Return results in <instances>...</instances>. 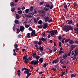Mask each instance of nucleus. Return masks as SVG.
Listing matches in <instances>:
<instances>
[{
  "label": "nucleus",
  "instance_id": "obj_8",
  "mask_svg": "<svg viewBox=\"0 0 78 78\" xmlns=\"http://www.w3.org/2000/svg\"><path fill=\"white\" fill-rule=\"evenodd\" d=\"M48 23H45L44 24V26L43 27L44 29H46V28H47V27H48Z\"/></svg>",
  "mask_w": 78,
  "mask_h": 78
},
{
  "label": "nucleus",
  "instance_id": "obj_41",
  "mask_svg": "<svg viewBox=\"0 0 78 78\" xmlns=\"http://www.w3.org/2000/svg\"><path fill=\"white\" fill-rule=\"evenodd\" d=\"M57 30H53V32H54V33H55V34H58V32H57Z\"/></svg>",
  "mask_w": 78,
  "mask_h": 78
},
{
  "label": "nucleus",
  "instance_id": "obj_29",
  "mask_svg": "<svg viewBox=\"0 0 78 78\" xmlns=\"http://www.w3.org/2000/svg\"><path fill=\"white\" fill-rule=\"evenodd\" d=\"M70 41V39H66L65 41V43H67V42H68L69 41Z\"/></svg>",
  "mask_w": 78,
  "mask_h": 78
},
{
  "label": "nucleus",
  "instance_id": "obj_13",
  "mask_svg": "<svg viewBox=\"0 0 78 78\" xmlns=\"http://www.w3.org/2000/svg\"><path fill=\"white\" fill-rule=\"evenodd\" d=\"M14 22L16 24L18 25L19 23V21L17 20H15Z\"/></svg>",
  "mask_w": 78,
  "mask_h": 78
},
{
  "label": "nucleus",
  "instance_id": "obj_19",
  "mask_svg": "<svg viewBox=\"0 0 78 78\" xmlns=\"http://www.w3.org/2000/svg\"><path fill=\"white\" fill-rule=\"evenodd\" d=\"M10 6L11 7H14V4L13 2H10Z\"/></svg>",
  "mask_w": 78,
  "mask_h": 78
},
{
  "label": "nucleus",
  "instance_id": "obj_36",
  "mask_svg": "<svg viewBox=\"0 0 78 78\" xmlns=\"http://www.w3.org/2000/svg\"><path fill=\"white\" fill-rule=\"evenodd\" d=\"M55 34L54 32H52L51 34V37H53V36H55Z\"/></svg>",
  "mask_w": 78,
  "mask_h": 78
},
{
  "label": "nucleus",
  "instance_id": "obj_55",
  "mask_svg": "<svg viewBox=\"0 0 78 78\" xmlns=\"http://www.w3.org/2000/svg\"><path fill=\"white\" fill-rule=\"evenodd\" d=\"M38 23L39 24H41L42 23V20H40L38 21Z\"/></svg>",
  "mask_w": 78,
  "mask_h": 78
},
{
  "label": "nucleus",
  "instance_id": "obj_3",
  "mask_svg": "<svg viewBox=\"0 0 78 78\" xmlns=\"http://www.w3.org/2000/svg\"><path fill=\"white\" fill-rule=\"evenodd\" d=\"M31 34V36H37V34H36V31H35V30H32Z\"/></svg>",
  "mask_w": 78,
  "mask_h": 78
},
{
  "label": "nucleus",
  "instance_id": "obj_37",
  "mask_svg": "<svg viewBox=\"0 0 78 78\" xmlns=\"http://www.w3.org/2000/svg\"><path fill=\"white\" fill-rule=\"evenodd\" d=\"M69 44H73V43H74V41H73V40H70L69 42Z\"/></svg>",
  "mask_w": 78,
  "mask_h": 78
},
{
  "label": "nucleus",
  "instance_id": "obj_43",
  "mask_svg": "<svg viewBox=\"0 0 78 78\" xmlns=\"http://www.w3.org/2000/svg\"><path fill=\"white\" fill-rule=\"evenodd\" d=\"M58 53L59 55H61L62 53H64V51H60Z\"/></svg>",
  "mask_w": 78,
  "mask_h": 78
},
{
  "label": "nucleus",
  "instance_id": "obj_62",
  "mask_svg": "<svg viewBox=\"0 0 78 78\" xmlns=\"http://www.w3.org/2000/svg\"><path fill=\"white\" fill-rule=\"evenodd\" d=\"M33 6H31L30 7V11H33Z\"/></svg>",
  "mask_w": 78,
  "mask_h": 78
},
{
  "label": "nucleus",
  "instance_id": "obj_21",
  "mask_svg": "<svg viewBox=\"0 0 78 78\" xmlns=\"http://www.w3.org/2000/svg\"><path fill=\"white\" fill-rule=\"evenodd\" d=\"M72 23V20H70L69 22H68V25H70Z\"/></svg>",
  "mask_w": 78,
  "mask_h": 78
},
{
  "label": "nucleus",
  "instance_id": "obj_28",
  "mask_svg": "<svg viewBox=\"0 0 78 78\" xmlns=\"http://www.w3.org/2000/svg\"><path fill=\"white\" fill-rule=\"evenodd\" d=\"M27 38H30V33H28L27 34Z\"/></svg>",
  "mask_w": 78,
  "mask_h": 78
},
{
  "label": "nucleus",
  "instance_id": "obj_42",
  "mask_svg": "<svg viewBox=\"0 0 78 78\" xmlns=\"http://www.w3.org/2000/svg\"><path fill=\"white\" fill-rule=\"evenodd\" d=\"M58 66H59V64H58L57 65H55V69H58Z\"/></svg>",
  "mask_w": 78,
  "mask_h": 78
},
{
  "label": "nucleus",
  "instance_id": "obj_56",
  "mask_svg": "<svg viewBox=\"0 0 78 78\" xmlns=\"http://www.w3.org/2000/svg\"><path fill=\"white\" fill-rule=\"evenodd\" d=\"M51 70H53V71H55V70H56V68H52Z\"/></svg>",
  "mask_w": 78,
  "mask_h": 78
},
{
  "label": "nucleus",
  "instance_id": "obj_11",
  "mask_svg": "<svg viewBox=\"0 0 78 78\" xmlns=\"http://www.w3.org/2000/svg\"><path fill=\"white\" fill-rule=\"evenodd\" d=\"M25 17H29V18H31V17H33V16H31L30 14H29L28 15H25Z\"/></svg>",
  "mask_w": 78,
  "mask_h": 78
},
{
  "label": "nucleus",
  "instance_id": "obj_53",
  "mask_svg": "<svg viewBox=\"0 0 78 78\" xmlns=\"http://www.w3.org/2000/svg\"><path fill=\"white\" fill-rule=\"evenodd\" d=\"M43 67H47V64L45 63L42 66Z\"/></svg>",
  "mask_w": 78,
  "mask_h": 78
},
{
  "label": "nucleus",
  "instance_id": "obj_34",
  "mask_svg": "<svg viewBox=\"0 0 78 78\" xmlns=\"http://www.w3.org/2000/svg\"><path fill=\"white\" fill-rule=\"evenodd\" d=\"M11 10L12 12H15V11H16V8L14 7L13 8L11 9Z\"/></svg>",
  "mask_w": 78,
  "mask_h": 78
},
{
  "label": "nucleus",
  "instance_id": "obj_49",
  "mask_svg": "<svg viewBox=\"0 0 78 78\" xmlns=\"http://www.w3.org/2000/svg\"><path fill=\"white\" fill-rule=\"evenodd\" d=\"M18 12L19 14H22V10H19L18 11Z\"/></svg>",
  "mask_w": 78,
  "mask_h": 78
},
{
  "label": "nucleus",
  "instance_id": "obj_40",
  "mask_svg": "<svg viewBox=\"0 0 78 78\" xmlns=\"http://www.w3.org/2000/svg\"><path fill=\"white\" fill-rule=\"evenodd\" d=\"M34 21L35 23H37L38 21L36 20V18H34Z\"/></svg>",
  "mask_w": 78,
  "mask_h": 78
},
{
  "label": "nucleus",
  "instance_id": "obj_4",
  "mask_svg": "<svg viewBox=\"0 0 78 78\" xmlns=\"http://www.w3.org/2000/svg\"><path fill=\"white\" fill-rule=\"evenodd\" d=\"M47 40V38H45L43 37H41V38H40L39 39V41H42L43 42H45Z\"/></svg>",
  "mask_w": 78,
  "mask_h": 78
},
{
  "label": "nucleus",
  "instance_id": "obj_35",
  "mask_svg": "<svg viewBox=\"0 0 78 78\" xmlns=\"http://www.w3.org/2000/svg\"><path fill=\"white\" fill-rule=\"evenodd\" d=\"M34 44L35 45H37L38 44V41H35L34 42Z\"/></svg>",
  "mask_w": 78,
  "mask_h": 78
},
{
  "label": "nucleus",
  "instance_id": "obj_58",
  "mask_svg": "<svg viewBox=\"0 0 78 78\" xmlns=\"http://www.w3.org/2000/svg\"><path fill=\"white\" fill-rule=\"evenodd\" d=\"M28 59L30 60V61H31L32 60H33V58L31 57H29L28 58Z\"/></svg>",
  "mask_w": 78,
  "mask_h": 78
},
{
  "label": "nucleus",
  "instance_id": "obj_25",
  "mask_svg": "<svg viewBox=\"0 0 78 78\" xmlns=\"http://www.w3.org/2000/svg\"><path fill=\"white\" fill-rule=\"evenodd\" d=\"M69 30H73V28L72 27V26H69Z\"/></svg>",
  "mask_w": 78,
  "mask_h": 78
},
{
  "label": "nucleus",
  "instance_id": "obj_39",
  "mask_svg": "<svg viewBox=\"0 0 78 78\" xmlns=\"http://www.w3.org/2000/svg\"><path fill=\"white\" fill-rule=\"evenodd\" d=\"M16 29L17 30L16 33H17V34H18V33H19L20 32V30H19V29H17V28H16Z\"/></svg>",
  "mask_w": 78,
  "mask_h": 78
},
{
  "label": "nucleus",
  "instance_id": "obj_20",
  "mask_svg": "<svg viewBox=\"0 0 78 78\" xmlns=\"http://www.w3.org/2000/svg\"><path fill=\"white\" fill-rule=\"evenodd\" d=\"M10 6L11 7H14V4L13 2H10Z\"/></svg>",
  "mask_w": 78,
  "mask_h": 78
},
{
  "label": "nucleus",
  "instance_id": "obj_26",
  "mask_svg": "<svg viewBox=\"0 0 78 78\" xmlns=\"http://www.w3.org/2000/svg\"><path fill=\"white\" fill-rule=\"evenodd\" d=\"M37 27L39 29H40L41 28H42V25L41 24L38 25Z\"/></svg>",
  "mask_w": 78,
  "mask_h": 78
},
{
  "label": "nucleus",
  "instance_id": "obj_17",
  "mask_svg": "<svg viewBox=\"0 0 78 78\" xmlns=\"http://www.w3.org/2000/svg\"><path fill=\"white\" fill-rule=\"evenodd\" d=\"M33 58H34L36 57V52H34L32 54Z\"/></svg>",
  "mask_w": 78,
  "mask_h": 78
},
{
  "label": "nucleus",
  "instance_id": "obj_5",
  "mask_svg": "<svg viewBox=\"0 0 78 78\" xmlns=\"http://www.w3.org/2000/svg\"><path fill=\"white\" fill-rule=\"evenodd\" d=\"M38 12L39 14H45L46 13V12L43 10H39Z\"/></svg>",
  "mask_w": 78,
  "mask_h": 78
},
{
  "label": "nucleus",
  "instance_id": "obj_64",
  "mask_svg": "<svg viewBox=\"0 0 78 78\" xmlns=\"http://www.w3.org/2000/svg\"><path fill=\"white\" fill-rule=\"evenodd\" d=\"M34 14H37V12L36 11V10H34Z\"/></svg>",
  "mask_w": 78,
  "mask_h": 78
},
{
  "label": "nucleus",
  "instance_id": "obj_7",
  "mask_svg": "<svg viewBox=\"0 0 78 78\" xmlns=\"http://www.w3.org/2000/svg\"><path fill=\"white\" fill-rule=\"evenodd\" d=\"M20 30L21 32H23V31H24V30H25V27L23 26H20Z\"/></svg>",
  "mask_w": 78,
  "mask_h": 78
},
{
  "label": "nucleus",
  "instance_id": "obj_32",
  "mask_svg": "<svg viewBox=\"0 0 78 78\" xmlns=\"http://www.w3.org/2000/svg\"><path fill=\"white\" fill-rule=\"evenodd\" d=\"M70 76L71 78H72V77H75L76 76V74H72Z\"/></svg>",
  "mask_w": 78,
  "mask_h": 78
},
{
  "label": "nucleus",
  "instance_id": "obj_23",
  "mask_svg": "<svg viewBox=\"0 0 78 78\" xmlns=\"http://www.w3.org/2000/svg\"><path fill=\"white\" fill-rule=\"evenodd\" d=\"M43 58H41L39 59V61L41 63H42L43 62Z\"/></svg>",
  "mask_w": 78,
  "mask_h": 78
},
{
  "label": "nucleus",
  "instance_id": "obj_46",
  "mask_svg": "<svg viewBox=\"0 0 78 78\" xmlns=\"http://www.w3.org/2000/svg\"><path fill=\"white\" fill-rule=\"evenodd\" d=\"M25 11L26 14H28V12H29V9H26L25 10Z\"/></svg>",
  "mask_w": 78,
  "mask_h": 78
},
{
  "label": "nucleus",
  "instance_id": "obj_15",
  "mask_svg": "<svg viewBox=\"0 0 78 78\" xmlns=\"http://www.w3.org/2000/svg\"><path fill=\"white\" fill-rule=\"evenodd\" d=\"M17 75H18V76H20V73H21L20 72V70L19 69L17 71Z\"/></svg>",
  "mask_w": 78,
  "mask_h": 78
},
{
  "label": "nucleus",
  "instance_id": "obj_1",
  "mask_svg": "<svg viewBox=\"0 0 78 78\" xmlns=\"http://www.w3.org/2000/svg\"><path fill=\"white\" fill-rule=\"evenodd\" d=\"M24 70H25L24 72V73L25 75L27 74L26 78H28L30 76V75H31V73H30V70L25 68H23L21 70L22 72H23Z\"/></svg>",
  "mask_w": 78,
  "mask_h": 78
},
{
  "label": "nucleus",
  "instance_id": "obj_30",
  "mask_svg": "<svg viewBox=\"0 0 78 78\" xmlns=\"http://www.w3.org/2000/svg\"><path fill=\"white\" fill-rule=\"evenodd\" d=\"M38 62H39L38 60H35L34 62V65H37L38 64Z\"/></svg>",
  "mask_w": 78,
  "mask_h": 78
},
{
  "label": "nucleus",
  "instance_id": "obj_14",
  "mask_svg": "<svg viewBox=\"0 0 78 78\" xmlns=\"http://www.w3.org/2000/svg\"><path fill=\"white\" fill-rule=\"evenodd\" d=\"M16 19H20V16L18 14H17L16 15Z\"/></svg>",
  "mask_w": 78,
  "mask_h": 78
},
{
  "label": "nucleus",
  "instance_id": "obj_45",
  "mask_svg": "<svg viewBox=\"0 0 78 78\" xmlns=\"http://www.w3.org/2000/svg\"><path fill=\"white\" fill-rule=\"evenodd\" d=\"M75 55H76L75 54H76V53H78V48H77L75 50Z\"/></svg>",
  "mask_w": 78,
  "mask_h": 78
},
{
  "label": "nucleus",
  "instance_id": "obj_2",
  "mask_svg": "<svg viewBox=\"0 0 78 78\" xmlns=\"http://www.w3.org/2000/svg\"><path fill=\"white\" fill-rule=\"evenodd\" d=\"M69 25H65L64 26L62 27V30L64 31H65V30H66V32H67V31H69Z\"/></svg>",
  "mask_w": 78,
  "mask_h": 78
},
{
  "label": "nucleus",
  "instance_id": "obj_44",
  "mask_svg": "<svg viewBox=\"0 0 78 78\" xmlns=\"http://www.w3.org/2000/svg\"><path fill=\"white\" fill-rule=\"evenodd\" d=\"M25 28H28L30 27V26L28 24H26L25 25Z\"/></svg>",
  "mask_w": 78,
  "mask_h": 78
},
{
  "label": "nucleus",
  "instance_id": "obj_12",
  "mask_svg": "<svg viewBox=\"0 0 78 78\" xmlns=\"http://www.w3.org/2000/svg\"><path fill=\"white\" fill-rule=\"evenodd\" d=\"M27 57H28V55L27 54H26V55H24L23 57V60H24V59H26L28 58H27Z\"/></svg>",
  "mask_w": 78,
  "mask_h": 78
},
{
  "label": "nucleus",
  "instance_id": "obj_18",
  "mask_svg": "<svg viewBox=\"0 0 78 78\" xmlns=\"http://www.w3.org/2000/svg\"><path fill=\"white\" fill-rule=\"evenodd\" d=\"M10 6L11 7H14V4L13 2H10Z\"/></svg>",
  "mask_w": 78,
  "mask_h": 78
},
{
  "label": "nucleus",
  "instance_id": "obj_38",
  "mask_svg": "<svg viewBox=\"0 0 78 78\" xmlns=\"http://www.w3.org/2000/svg\"><path fill=\"white\" fill-rule=\"evenodd\" d=\"M41 36H42V37H44V36H46V35L45 34V33L44 32H42V34H41Z\"/></svg>",
  "mask_w": 78,
  "mask_h": 78
},
{
  "label": "nucleus",
  "instance_id": "obj_6",
  "mask_svg": "<svg viewBox=\"0 0 78 78\" xmlns=\"http://www.w3.org/2000/svg\"><path fill=\"white\" fill-rule=\"evenodd\" d=\"M63 60H64V59L62 58H61L60 60V61L61 64H65L66 62V61H64Z\"/></svg>",
  "mask_w": 78,
  "mask_h": 78
},
{
  "label": "nucleus",
  "instance_id": "obj_16",
  "mask_svg": "<svg viewBox=\"0 0 78 78\" xmlns=\"http://www.w3.org/2000/svg\"><path fill=\"white\" fill-rule=\"evenodd\" d=\"M68 55L67 54H64L63 56V58L65 59L67 57Z\"/></svg>",
  "mask_w": 78,
  "mask_h": 78
},
{
  "label": "nucleus",
  "instance_id": "obj_51",
  "mask_svg": "<svg viewBox=\"0 0 78 78\" xmlns=\"http://www.w3.org/2000/svg\"><path fill=\"white\" fill-rule=\"evenodd\" d=\"M70 47H72L71 48H73V49L74 48H75V45H72L70 46Z\"/></svg>",
  "mask_w": 78,
  "mask_h": 78
},
{
  "label": "nucleus",
  "instance_id": "obj_9",
  "mask_svg": "<svg viewBox=\"0 0 78 78\" xmlns=\"http://www.w3.org/2000/svg\"><path fill=\"white\" fill-rule=\"evenodd\" d=\"M58 62V60L57 59H55L52 61V64H56V63Z\"/></svg>",
  "mask_w": 78,
  "mask_h": 78
},
{
  "label": "nucleus",
  "instance_id": "obj_48",
  "mask_svg": "<svg viewBox=\"0 0 78 78\" xmlns=\"http://www.w3.org/2000/svg\"><path fill=\"white\" fill-rule=\"evenodd\" d=\"M51 21H52V19H50V20L49 19V20H48V23H50L51 22Z\"/></svg>",
  "mask_w": 78,
  "mask_h": 78
},
{
  "label": "nucleus",
  "instance_id": "obj_47",
  "mask_svg": "<svg viewBox=\"0 0 78 78\" xmlns=\"http://www.w3.org/2000/svg\"><path fill=\"white\" fill-rule=\"evenodd\" d=\"M42 41H38V44L39 46L41 45V44H42Z\"/></svg>",
  "mask_w": 78,
  "mask_h": 78
},
{
  "label": "nucleus",
  "instance_id": "obj_31",
  "mask_svg": "<svg viewBox=\"0 0 78 78\" xmlns=\"http://www.w3.org/2000/svg\"><path fill=\"white\" fill-rule=\"evenodd\" d=\"M53 7H54V5H49V8L50 9H51L53 8Z\"/></svg>",
  "mask_w": 78,
  "mask_h": 78
},
{
  "label": "nucleus",
  "instance_id": "obj_50",
  "mask_svg": "<svg viewBox=\"0 0 78 78\" xmlns=\"http://www.w3.org/2000/svg\"><path fill=\"white\" fill-rule=\"evenodd\" d=\"M64 6L65 9H67V4H64Z\"/></svg>",
  "mask_w": 78,
  "mask_h": 78
},
{
  "label": "nucleus",
  "instance_id": "obj_63",
  "mask_svg": "<svg viewBox=\"0 0 78 78\" xmlns=\"http://www.w3.org/2000/svg\"><path fill=\"white\" fill-rule=\"evenodd\" d=\"M40 50H41V51H43V47H41V48H39Z\"/></svg>",
  "mask_w": 78,
  "mask_h": 78
},
{
  "label": "nucleus",
  "instance_id": "obj_52",
  "mask_svg": "<svg viewBox=\"0 0 78 78\" xmlns=\"http://www.w3.org/2000/svg\"><path fill=\"white\" fill-rule=\"evenodd\" d=\"M35 58L36 59H39V58H40V56H36V57Z\"/></svg>",
  "mask_w": 78,
  "mask_h": 78
},
{
  "label": "nucleus",
  "instance_id": "obj_33",
  "mask_svg": "<svg viewBox=\"0 0 78 78\" xmlns=\"http://www.w3.org/2000/svg\"><path fill=\"white\" fill-rule=\"evenodd\" d=\"M49 9L48 8H46V7H45L44 8V11H45V12H46Z\"/></svg>",
  "mask_w": 78,
  "mask_h": 78
},
{
  "label": "nucleus",
  "instance_id": "obj_59",
  "mask_svg": "<svg viewBox=\"0 0 78 78\" xmlns=\"http://www.w3.org/2000/svg\"><path fill=\"white\" fill-rule=\"evenodd\" d=\"M74 30L75 31V32H76V31H78V28H75L74 29Z\"/></svg>",
  "mask_w": 78,
  "mask_h": 78
},
{
  "label": "nucleus",
  "instance_id": "obj_10",
  "mask_svg": "<svg viewBox=\"0 0 78 78\" xmlns=\"http://www.w3.org/2000/svg\"><path fill=\"white\" fill-rule=\"evenodd\" d=\"M45 18H44V21L45 22H48V20H49V16H45Z\"/></svg>",
  "mask_w": 78,
  "mask_h": 78
},
{
  "label": "nucleus",
  "instance_id": "obj_24",
  "mask_svg": "<svg viewBox=\"0 0 78 78\" xmlns=\"http://www.w3.org/2000/svg\"><path fill=\"white\" fill-rule=\"evenodd\" d=\"M29 14H30V16H32V17H33V16H34V12H30Z\"/></svg>",
  "mask_w": 78,
  "mask_h": 78
},
{
  "label": "nucleus",
  "instance_id": "obj_54",
  "mask_svg": "<svg viewBox=\"0 0 78 78\" xmlns=\"http://www.w3.org/2000/svg\"><path fill=\"white\" fill-rule=\"evenodd\" d=\"M58 38L59 40H61L62 39V37H61V35H59L58 36Z\"/></svg>",
  "mask_w": 78,
  "mask_h": 78
},
{
  "label": "nucleus",
  "instance_id": "obj_60",
  "mask_svg": "<svg viewBox=\"0 0 78 78\" xmlns=\"http://www.w3.org/2000/svg\"><path fill=\"white\" fill-rule=\"evenodd\" d=\"M30 64H32V65H33V64H34V62L33 61H32L30 62Z\"/></svg>",
  "mask_w": 78,
  "mask_h": 78
},
{
  "label": "nucleus",
  "instance_id": "obj_57",
  "mask_svg": "<svg viewBox=\"0 0 78 78\" xmlns=\"http://www.w3.org/2000/svg\"><path fill=\"white\" fill-rule=\"evenodd\" d=\"M35 47H37V50H38L39 48V46L38 45H35L34 46Z\"/></svg>",
  "mask_w": 78,
  "mask_h": 78
},
{
  "label": "nucleus",
  "instance_id": "obj_61",
  "mask_svg": "<svg viewBox=\"0 0 78 78\" xmlns=\"http://www.w3.org/2000/svg\"><path fill=\"white\" fill-rule=\"evenodd\" d=\"M29 67H30V69L32 70H33V69H34V67H33V66H29Z\"/></svg>",
  "mask_w": 78,
  "mask_h": 78
},
{
  "label": "nucleus",
  "instance_id": "obj_27",
  "mask_svg": "<svg viewBox=\"0 0 78 78\" xmlns=\"http://www.w3.org/2000/svg\"><path fill=\"white\" fill-rule=\"evenodd\" d=\"M29 61V60L28 58H26V59H25V60L24 61V63L25 64H27L28 62V61Z\"/></svg>",
  "mask_w": 78,
  "mask_h": 78
},
{
  "label": "nucleus",
  "instance_id": "obj_22",
  "mask_svg": "<svg viewBox=\"0 0 78 78\" xmlns=\"http://www.w3.org/2000/svg\"><path fill=\"white\" fill-rule=\"evenodd\" d=\"M62 74L61 75V76H62L63 75H66V72H63V71H62L61 72Z\"/></svg>",
  "mask_w": 78,
  "mask_h": 78
}]
</instances>
